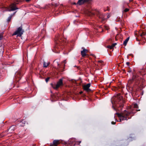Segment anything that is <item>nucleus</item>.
I'll return each instance as SVG.
<instances>
[{"mask_svg":"<svg viewBox=\"0 0 146 146\" xmlns=\"http://www.w3.org/2000/svg\"><path fill=\"white\" fill-rule=\"evenodd\" d=\"M146 33L144 32H143L141 34H140V35L141 37H142L143 38L144 37H143V36H145L146 35Z\"/></svg>","mask_w":146,"mask_h":146,"instance_id":"nucleus-18","label":"nucleus"},{"mask_svg":"<svg viewBox=\"0 0 146 146\" xmlns=\"http://www.w3.org/2000/svg\"><path fill=\"white\" fill-rule=\"evenodd\" d=\"M82 49L83 50L81 52V54L82 56L84 57L85 56H88L87 53L88 52V50L87 49H85L84 47H82Z\"/></svg>","mask_w":146,"mask_h":146,"instance_id":"nucleus-9","label":"nucleus"},{"mask_svg":"<svg viewBox=\"0 0 146 146\" xmlns=\"http://www.w3.org/2000/svg\"><path fill=\"white\" fill-rule=\"evenodd\" d=\"M15 0L17 2H18V0Z\"/></svg>","mask_w":146,"mask_h":146,"instance_id":"nucleus-39","label":"nucleus"},{"mask_svg":"<svg viewBox=\"0 0 146 146\" xmlns=\"http://www.w3.org/2000/svg\"><path fill=\"white\" fill-rule=\"evenodd\" d=\"M90 86V83L84 85L83 86V88L84 90L86 91L87 92H89L91 91L90 89L89 88Z\"/></svg>","mask_w":146,"mask_h":146,"instance_id":"nucleus-10","label":"nucleus"},{"mask_svg":"<svg viewBox=\"0 0 146 146\" xmlns=\"http://www.w3.org/2000/svg\"><path fill=\"white\" fill-rule=\"evenodd\" d=\"M50 64V63L49 62H44L43 64V67H44L46 68Z\"/></svg>","mask_w":146,"mask_h":146,"instance_id":"nucleus-17","label":"nucleus"},{"mask_svg":"<svg viewBox=\"0 0 146 146\" xmlns=\"http://www.w3.org/2000/svg\"><path fill=\"white\" fill-rule=\"evenodd\" d=\"M131 113L125 110L120 113H117V114L119 119V121L121 122V121L127 120L128 119H130L131 117H129V116Z\"/></svg>","mask_w":146,"mask_h":146,"instance_id":"nucleus-3","label":"nucleus"},{"mask_svg":"<svg viewBox=\"0 0 146 146\" xmlns=\"http://www.w3.org/2000/svg\"><path fill=\"white\" fill-rule=\"evenodd\" d=\"M3 37V35H0V40L2 39Z\"/></svg>","mask_w":146,"mask_h":146,"instance_id":"nucleus-25","label":"nucleus"},{"mask_svg":"<svg viewBox=\"0 0 146 146\" xmlns=\"http://www.w3.org/2000/svg\"><path fill=\"white\" fill-rule=\"evenodd\" d=\"M5 134H3V133H2L1 134V137H3L4 136H5Z\"/></svg>","mask_w":146,"mask_h":146,"instance_id":"nucleus-24","label":"nucleus"},{"mask_svg":"<svg viewBox=\"0 0 146 146\" xmlns=\"http://www.w3.org/2000/svg\"><path fill=\"white\" fill-rule=\"evenodd\" d=\"M129 11V9L128 8H126L124 10V11L125 12H127Z\"/></svg>","mask_w":146,"mask_h":146,"instance_id":"nucleus-21","label":"nucleus"},{"mask_svg":"<svg viewBox=\"0 0 146 146\" xmlns=\"http://www.w3.org/2000/svg\"><path fill=\"white\" fill-rule=\"evenodd\" d=\"M75 139L72 138L69 140L67 143L60 140H54L53 141V145L57 146L59 145V146H74L75 144Z\"/></svg>","mask_w":146,"mask_h":146,"instance_id":"nucleus-1","label":"nucleus"},{"mask_svg":"<svg viewBox=\"0 0 146 146\" xmlns=\"http://www.w3.org/2000/svg\"><path fill=\"white\" fill-rule=\"evenodd\" d=\"M21 125L22 126H24V124H23V125Z\"/></svg>","mask_w":146,"mask_h":146,"instance_id":"nucleus-38","label":"nucleus"},{"mask_svg":"<svg viewBox=\"0 0 146 146\" xmlns=\"http://www.w3.org/2000/svg\"><path fill=\"white\" fill-rule=\"evenodd\" d=\"M50 146H54L53 145H53H50ZM57 146H58L57 145Z\"/></svg>","mask_w":146,"mask_h":146,"instance_id":"nucleus-36","label":"nucleus"},{"mask_svg":"<svg viewBox=\"0 0 146 146\" xmlns=\"http://www.w3.org/2000/svg\"><path fill=\"white\" fill-rule=\"evenodd\" d=\"M126 64L127 66H129V62H126Z\"/></svg>","mask_w":146,"mask_h":146,"instance_id":"nucleus-28","label":"nucleus"},{"mask_svg":"<svg viewBox=\"0 0 146 146\" xmlns=\"http://www.w3.org/2000/svg\"><path fill=\"white\" fill-rule=\"evenodd\" d=\"M74 4H76V3H74ZM76 4H77V3H76Z\"/></svg>","mask_w":146,"mask_h":146,"instance_id":"nucleus-40","label":"nucleus"},{"mask_svg":"<svg viewBox=\"0 0 146 146\" xmlns=\"http://www.w3.org/2000/svg\"><path fill=\"white\" fill-rule=\"evenodd\" d=\"M98 16L100 18L102 19L103 20H104L105 19V18H104V15L101 13L100 12L99 13Z\"/></svg>","mask_w":146,"mask_h":146,"instance_id":"nucleus-14","label":"nucleus"},{"mask_svg":"<svg viewBox=\"0 0 146 146\" xmlns=\"http://www.w3.org/2000/svg\"><path fill=\"white\" fill-rule=\"evenodd\" d=\"M22 122L23 123H24V124H25V121H24L23 120L22 121Z\"/></svg>","mask_w":146,"mask_h":146,"instance_id":"nucleus-31","label":"nucleus"},{"mask_svg":"<svg viewBox=\"0 0 146 146\" xmlns=\"http://www.w3.org/2000/svg\"><path fill=\"white\" fill-rule=\"evenodd\" d=\"M141 79V78L139 77L137 74H136L135 73H133L132 79L128 81V84H132L134 81H135V82H136V85L138 84L139 83V81Z\"/></svg>","mask_w":146,"mask_h":146,"instance_id":"nucleus-4","label":"nucleus"},{"mask_svg":"<svg viewBox=\"0 0 146 146\" xmlns=\"http://www.w3.org/2000/svg\"><path fill=\"white\" fill-rule=\"evenodd\" d=\"M109 41H110H110H111V39H109Z\"/></svg>","mask_w":146,"mask_h":146,"instance_id":"nucleus-34","label":"nucleus"},{"mask_svg":"<svg viewBox=\"0 0 146 146\" xmlns=\"http://www.w3.org/2000/svg\"><path fill=\"white\" fill-rule=\"evenodd\" d=\"M119 106L120 107H123V105L122 104L121 105H119Z\"/></svg>","mask_w":146,"mask_h":146,"instance_id":"nucleus-30","label":"nucleus"},{"mask_svg":"<svg viewBox=\"0 0 146 146\" xmlns=\"http://www.w3.org/2000/svg\"><path fill=\"white\" fill-rule=\"evenodd\" d=\"M16 12L17 11L15 12L13 14L11 15L10 16H12V17L13 16L15 15Z\"/></svg>","mask_w":146,"mask_h":146,"instance_id":"nucleus-22","label":"nucleus"},{"mask_svg":"<svg viewBox=\"0 0 146 146\" xmlns=\"http://www.w3.org/2000/svg\"><path fill=\"white\" fill-rule=\"evenodd\" d=\"M55 40L56 44L54 49H53V51L55 53H58L61 50H62L63 44L61 43L62 40L60 39V36L59 35H58L56 37Z\"/></svg>","mask_w":146,"mask_h":146,"instance_id":"nucleus-2","label":"nucleus"},{"mask_svg":"<svg viewBox=\"0 0 146 146\" xmlns=\"http://www.w3.org/2000/svg\"><path fill=\"white\" fill-rule=\"evenodd\" d=\"M12 18V16H10L8 18L7 20V22H9L10 21L11 19Z\"/></svg>","mask_w":146,"mask_h":146,"instance_id":"nucleus-19","label":"nucleus"},{"mask_svg":"<svg viewBox=\"0 0 146 146\" xmlns=\"http://www.w3.org/2000/svg\"><path fill=\"white\" fill-rule=\"evenodd\" d=\"M18 4L17 3L14 1V3L11 4L7 8L6 11H10L18 9V8L16 6V4Z\"/></svg>","mask_w":146,"mask_h":146,"instance_id":"nucleus-6","label":"nucleus"},{"mask_svg":"<svg viewBox=\"0 0 146 146\" xmlns=\"http://www.w3.org/2000/svg\"><path fill=\"white\" fill-rule=\"evenodd\" d=\"M62 63H64V66H65V64L66 63V60H64V61L62 62ZM58 70L59 71H61V72L63 71L64 70V67L63 68V69H61V68H62L61 66L60 65V64H58Z\"/></svg>","mask_w":146,"mask_h":146,"instance_id":"nucleus-12","label":"nucleus"},{"mask_svg":"<svg viewBox=\"0 0 146 146\" xmlns=\"http://www.w3.org/2000/svg\"><path fill=\"white\" fill-rule=\"evenodd\" d=\"M89 2L88 0H79L78 1L77 4L81 5H82L85 3Z\"/></svg>","mask_w":146,"mask_h":146,"instance_id":"nucleus-11","label":"nucleus"},{"mask_svg":"<svg viewBox=\"0 0 146 146\" xmlns=\"http://www.w3.org/2000/svg\"><path fill=\"white\" fill-rule=\"evenodd\" d=\"M115 122H114L113 121H112L111 123L112 124H115Z\"/></svg>","mask_w":146,"mask_h":146,"instance_id":"nucleus-26","label":"nucleus"},{"mask_svg":"<svg viewBox=\"0 0 146 146\" xmlns=\"http://www.w3.org/2000/svg\"><path fill=\"white\" fill-rule=\"evenodd\" d=\"M93 56H95V55H93Z\"/></svg>","mask_w":146,"mask_h":146,"instance_id":"nucleus-42","label":"nucleus"},{"mask_svg":"<svg viewBox=\"0 0 146 146\" xmlns=\"http://www.w3.org/2000/svg\"><path fill=\"white\" fill-rule=\"evenodd\" d=\"M92 0H88L89 1H92Z\"/></svg>","mask_w":146,"mask_h":146,"instance_id":"nucleus-41","label":"nucleus"},{"mask_svg":"<svg viewBox=\"0 0 146 146\" xmlns=\"http://www.w3.org/2000/svg\"><path fill=\"white\" fill-rule=\"evenodd\" d=\"M63 85L62 80L60 79L57 82L56 84H54L52 83L51 84L52 87L54 89L56 90L60 86Z\"/></svg>","mask_w":146,"mask_h":146,"instance_id":"nucleus-7","label":"nucleus"},{"mask_svg":"<svg viewBox=\"0 0 146 146\" xmlns=\"http://www.w3.org/2000/svg\"><path fill=\"white\" fill-rule=\"evenodd\" d=\"M136 40L138 41H139V40L137 38H136Z\"/></svg>","mask_w":146,"mask_h":146,"instance_id":"nucleus-35","label":"nucleus"},{"mask_svg":"<svg viewBox=\"0 0 146 146\" xmlns=\"http://www.w3.org/2000/svg\"><path fill=\"white\" fill-rule=\"evenodd\" d=\"M128 72H129V73H130L131 72V70H129L128 71Z\"/></svg>","mask_w":146,"mask_h":146,"instance_id":"nucleus-33","label":"nucleus"},{"mask_svg":"<svg viewBox=\"0 0 146 146\" xmlns=\"http://www.w3.org/2000/svg\"><path fill=\"white\" fill-rule=\"evenodd\" d=\"M133 107L134 108H138V106L136 104H134Z\"/></svg>","mask_w":146,"mask_h":146,"instance_id":"nucleus-20","label":"nucleus"},{"mask_svg":"<svg viewBox=\"0 0 146 146\" xmlns=\"http://www.w3.org/2000/svg\"><path fill=\"white\" fill-rule=\"evenodd\" d=\"M117 100L118 101V104H120L122 103L123 102V101L122 99V97L121 96V94H118L115 97H113L112 99V101H114V100Z\"/></svg>","mask_w":146,"mask_h":146,"instance_id":"nucleus-8","label":"nucleus"},{"mask_svg":"<svg viewBox=\"0 0 146 146\" xmlns=\"http://www.w3.org/2000/svg\"><path fill=\"white\" fill-rule=\"evenodd\" d=\"M49 78H47L46 79V82H47L49 80Z\"/></svg>","mask_w":146,"mask_h":146,"instance_id":"nucleus-23","label":"nucleus"},{"mask_svg":"<svg viewBox=\"0 0 146 146\" xmlns=\"http://www.w3.org/2000/svg\"><path fill=\"white\" fill-rule=\"evenodd\" d=\"M98 62L102 64V63L103 61L101 60H100V61H98Z\"/></svg>","mask_w":146,"mask_h":146,"instance_id":"nucleus-29","label":"nucleus"},{"mask_svg":"<svg viewBox=\"0 0 146 146\" xmlns=\"http://www.w3.org/2000/svg\"><path fill=\"white\" fill-rule=\"evenodd\" d=\"M136 110L137 111H139L140 110H138L137 109Z\"/></svg>","mask_w":146,"mask_h":146,"instance_id":"nucleus-37","label":"nucleus"},{"mask_svg":"<svg viewBox=\"0 0 146 146\" xmlns=\"http://www.w3.org/2000/svg\"><path fill=\"white\" fill-rule=\"evenodd\" d=\"M105 28L107 30H108L109 29V27L108 26H105Z\"/></svg>","mask_w":146,"mask_h":146,"instance_id":"nucleus-27","label":"nucleus"},{"mask_svg":"<svg viewBox=\"0 0 146 146\" xmlns=\"http://www.w3.org/2000/svg\"><path fill=\"white\" fill-rule=\"evenodd\" d=\"M115 104H116V103H117V101H115Z\"/></svg>","mask_w":146,"mask_h":146,"instance_id":"nucleus-32","label":"nucleus"},{"mask_svg":"<svg viewBox=\"0 0 146 146\" xmlns=\"http://www.w3.org/2000/svg\"><path fill=\"white\" fill-rule=\"evenodd\" d=\"M116 44V43L113 44L111 46L109 45L108 46H107V48H109L110 49H112Z\"/></svg>","mask_w":146,"mask_h":146,"instance_id":"nucleus-15","label":"nucleus"},{"mask_svg":"<svg viewBox=\"0 0 146 146\" xmlns=\"http://www.w3.org/2000/svg\"><path fill=\"white\" fill-rule=\"evenodd\" d=\"M16 126L15 125L11 126L8 129V131H9L10 132L13 131L15 128Z\"/></svg>","mask_w":146,"mask_h":146,"instance_id":"nucleus-13","label":"nucleus"},{"mask_svg":"<svg viewBox=\"0 0 146 146\" xmlns=\"http://www.w3.org/2000/svg\"><path fill=\"white\" fill-rule=\"evenodd\" d=\"M129 37H128L124 41L123 44L125 46L127 44L129 40Z\"/></svg>","mask_w":146,"mask_h":146,"instance_id":"nucleus-16","label":"nucleus"},{"mask_svg":"<svg viewBox=\"0 0 146 146\" xmlns=\"http://www.w3.org/2000/svg\"><path fill=\"white\" fill-rule=\"evenodd\" d=\"M22 26L18 28L16 31L13 34V35H17L18 36L21 37L24 32Z\"/></svg>","mask_w":146,"mask_h":146,"instance_id":"nucleus-5","label":"nucleus"}]
</instances>
